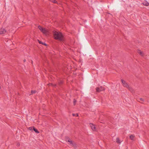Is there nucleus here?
<instances>
[{
  "label": "nucleus",
  "instance_id": "f257e3e1",
  "mask_svg": "<svg viewBox=\"0 0 149 149\" xmlns=\"http://www.w3.org/2000/svg\"><path fill=\"white\" fill-rule=\"evenodd\" d=\"M54 38L62 41L64 40V36L63 34L60 32L54 31L53 32Z\"/></svg>",
  "mask_w": 149,
  "mask_h": 149
},
{
  "label": "nucleus",
  "instance_id": "f03ea898",
  "mask_svg": "<svg viewBox=\"0 0 149 149\" xmlns=\"http://www.w3.org/2000/svg\"><path fill=\"white\" fill-rule=\"evenodd\" d=\"M96 89L97 92H100L101 91H104L105 89L104 88L101 86L100 88L97 87Z\"/></svg>",
  "mask_w": 149,
  "mask_h": 149
},
{
  "label": "nucleus",
  "instance_id": "7ed1b4c3",
  "mask_svg": "<svg viewBox=\"0 0 149 149\" xmlns=\"http://www.w3.org/2000/svg\"><path fill=\"white\" fill-rule=\"evenodd\" d=\"M121 81H122V84H123V86L124 87H125L127 88L128 87V86H129V85H128V84L127 82H126L123 79H121Z\"/></svg>",
  "mask_w": 149,
  "mask_h": 149
},
{
  "label": "nucleus",
  "instance_id": "20e7f679",
  "mask_svg": "<svg viewBox=\"0 0 149 149\" xmlns=\"http://www.w3.org/2000/svg\"><path fill=\"white\" fill-rule=\"evenodd\" d=\"M6 32V30L3 28H0V35L5 34Z\"/></svg>",
  "mask_w": 149,
  "mask_h": 149
},
{
  "label": "nucleus",
  "instance_id": "39448f33",
  "mask_svg": "<svg viewBox=\"0 0 149 149\" xmlns=\"http://www.w3.org/2000/svg\"><path fill=\"white\" fill-rule=\"evenodd\" d=\"M70 143L72 145V146L75 148H76L77 147V144L75 143V142L73 141H70Z\"/></svg>",
  "mask_w": 149,
  "mask_h": 149
},
{
  "label": "nucleus",
  "instance_id": "423d86ee",
  "mask_svg": "<svg viewBox=\"0 0 149 149\" xmlns=\"http://www.w3.org/2000/svg\"><path fill=\"white\" fill-rule=\"evenodd\" d=\"M44 34L47 35L48 34V31L47 30L44 28L42 31H41Z\"/></svg>",
  "mask_w": 149,
  "mask_h": 149
},
{
  "label": "nucleus",
  "instance_id": "0eeeda50",
  "mask_svg": "<svg viewBox=\"0 0 149 149\" xmlns=\"http://www.w3.org/2000/svg\"><path fill=\"white\" fill-rule=\"evenodd\" d=\"M90 124L92 130L94 131L96 129L95 126L93 123H91Z\"/></svg>",
  "mask_w": 149,
  "mask_h": 149
},
{
  "label": "nucleus",
  "instance_id": "6e6552de",
  "mask_svg": "<svg viewBox=\"0 0 149 149\" xmlns=\"http://www.w3.org/2000/svg\"><path fill=\"white\" fill-rule=\"evenodd\" d=\"M138 52L141 56H144V54L141 50H138Z\"/></svg>",
  "mask_w": 149,
  "mask_h": 149
},
{
  "label": "nucleus",
  "instance_id": "1a4fd4ad",
  "mask_svg": "<svg viewBox=\"0 0 149 149\" xmlns=\"http://www.w3.org/2000/svg\"><path fill=\"white\" fill-rule=\"evenodd\" d=\"M116 143L118 144H120L121 143V141H120L119 139L118 138H117L116 139Z\"/></svg>",
  "mask_w": 149,
  "mask_h": 149
},
{
  "label": "nucleus",
  "instance_id": "9d476101",
  "mask_svg": "<svg viewBox=\"0 0 149 149\" xmlns=\"http://www.w3.org/2000/svg\"><path fill=\"white\" fill-rule=\"evenodd\" d=\"M63 84V81L61 80H59L58 82V85L60 86H61Z\"/></svg>",
  "mask_w": 149,
  "mask_h": 149
},
{
  "label": "nucleus",
  "instance_id": "9b49d317",
  "mask_svg": "<svg viewBox=\"0 0 149 149\" xmlns=\"http://www.w3.org/2000/svg\"><path fill=\"white\" fill-rule=\"evenodd\" d=\"M49 86H52L53 87H55L57 85L56 84H54L53 83H49L47 85Z\"/></svg>",
  "mask_w": 149,
  "mask_h": 149
},
{
  "label": "nucleus",
  "instance_id": "f8f14e48",
  "mask_svg": "<svg viewBox=\"0 0 149 149\" xmlns=\"http://www.w3.org/2000/svg\"><path fill=\"white\" fill-rule=\"evenodd\" d=\"M127 88H128L129 90L130 91L132 92H133L134 91L133 89L131 87H130L129 86Z\"/></svg>",
  "mask_w": 149,
  "mask_h": 149
},
{
  "label": "nucleus",
  "instance_id": "ddd939ff",
  "mask_svg": "<svg viewBox=\"0 0 149 149\" xmlns=\"http://www.w3.org/2000/svg\"><path fill=\"white\" fill-rule=\"evenodd\" d=\"M142 4L145 6H147L149 5V3L147 1H146L144 2H143Z\"/></svg>",
  "mask_w": 149,
  "mask_h": 149
},
{
  "label": "nucleus",
  "instance_id": "4468645a",
  "mask_svg": "<svg viewBox=\"0 0 149 149\" xmlns=\"http://www.w3.org/2000/svg\"><path fill=\"white\" fill-rule=\"evenodd\" d=\"M65 139L66 141H68L69 142H70V141H71V140L70 139L69 137H65Z\"/></svg>",
  "mask_w": 149,
  "mask_h": 149
},
{
  "label": "nucleus",
  "instance_id": "2eb2a0df",
  "mask_svg": "<svg viewBox=\"0 0 149 149\" xmlns=\"http://www.w3.org/2000/svg\"><path fill=\"white\" fill-rule=\"evenodd\" d=\"M38 28L39 29L42 31L44 28H42V26L39 25L38 26Z\"/></svg>",
  "mask_w": 149,
  "mask_h": 149
},
{
  "label": "nucleus",
  "instance_id": "dca6fc26",
  "mask_svg": "<svg viewBox=\"0 0 149 149\" xmlns=\"http://www.w3.org/2000/svg\"><path fill=\"white\" fill-rule=\"evenodd\" d=\"M33 130L36 133H39V132L34 127H33Z\"/></svg>",
  "mask_w": 149,
  "mask_h": 149
},
{
  "label": "nucleus",
  "instance_id": "f3484780",
  "mask_svg": "<svg viewBox=\"0 0 149 149\" xmlns=\"http://www.w3.org/2000/svg\"><path fill=\"white\" fill-rule=\"evenodd\" d=\"M134 136L133 135H131L130 136V139L131 140H133L134 139Z\"/></svg>",
  "mask_w": 149,
  "mask_h": 149
},
{
  "label": "nucleus",
  "instance_id": "a211bd4d",
  "mask_svg": "<svg viewBox=\"0 0 149 149\" xmlns=\"http://www.w3.org/2000/svg\"><path fill=\"white\" fill-rule=\"evenodd\" d=\"M49 1L54 3H57V1L56 0H49Z\"/></svg>",
  "mask_w": 149,
  "mask_h": 149
},
{
  "label": "nucleus",
  "instance_id": "6ab92c4d",
  "mask_svg": "<svg viewBox=\"0 0 149 149\" xmlns=\"http://www.w3.org/2000/svg\"><path fill=\"white\" fill-rule=\"evenodd\" d=\"M37 92L36 91V90H31V94H30V95H32L33 94H35Z\"/></svg>",
  "mask_w": 149,
  "mask_h": 149
},
{
  "label": "nucleus",
  "instance_id": "aec40b11",
  "mask_svg": "<svg viewBox=\"0 0 149 149\" xmlns=\"http://www.w3.org/2000/svg\"><path fill=\"white\" fill-rule=\"evenodd\" d=\"M38 42H39V43L40 44H42V45H47L46 44V43H45L42 42L41 41H39V40H38Z\"/></svg>",
  "mask_w": 149,
  "mask_h": 149
},
{
  "label": "nucleus",
  "instance_id": "412c9836",
  "mask_svg": "<svg viewBox=\"0 0 149 149\" xmlns=\"http://www.w3.org/2000/svg\"><path fill=\"white\" fill-rule=\"evenodd\" d=\"M77 102V100L75 99H73V104L74 105H75L76 103Z\"/></svg>",
  "mask_w": 149,
  "mask_h": 149
},
{
  "label": "nucleus",
  "instance_id": "4be33fe9",
  "mask_svg": "<svg viewBox=\"0 0 149 149\" xmlns=\"http://www.w3.org/2000/svg\"><path fill=\"white\" fill-rule=\"evenodd\" d=\"M33 127H29V128H28L29 130L30 131L32 130H33Z\"/></svg>",
  "mask_w": 149,
  "mask_h": 149
},
{
  "label": "nucleus",
  "instance_id": "5701e85b",
  "mask_svg": "<svg viewBox=\"0 0 149 149\" xmlns=\"http://www.w3.org/2000/svg\"><path fill=\"white\" fill-rule=\"evenodd\" d=\"M139 100L141 101H144V99L142 98H140Z\"/></svg>",
  "mask_w": 149,
  "mask_h": 149
},
{
  "label": "nucleus",
  "instance_id": "b1692460",
  "mask_svg": "<svg viewBox=\"0 0 149 149\" xmlns=\"http://www.w3.org/2000/svg\"><path fill=\"white\" fill-rule=\"evenodd\" d=\"M20 145V143H17V146H19Z\"/></svg>",
  "mask_w": 149,
  "mask_h": 149
},
{
  "label": "nucleus",
  "instance_id": "393cba45",
  "mask_svg": "<svg viewBox=\"0 0 149 149\" xmlns=\"http://www.w3.org/2000/svg\"><path fill=\"white\" fill-rule=\"evenodd\" d=\"M75 116L77 117L78 116V113H76L75 114Z\"/></svg>",
  "mask_w": 149,
  "mask_h": 149
},
{
  "label": "nucleus",
  "instance_id": "a878e982",
  "mask_svg": "<svg viewBox=\"0 0 149 149\" xmlns=\"http://www.w3.org/2000/svg\"><path fill=\"white\" fill-rule=\"evenodd\" d=\"M72 115H73V116H75V114H74V113H73Z\"/></svg>",
  "mask_w": 149,
  "mask_h": 149
},
{
  "label": "nucleus",
  "instance_id": "bb28decb",
  "mask_svg": "<svg viewBox=\"0 0 149 149\" xmlns=\"http://www.w3.org/2000/svg\"><path fill=\"white\" fill-rule=\"evenodd\" d=\"M26 61V60L25 59H24V60H23V61L24 62H25Z\"/></svg>",
  "mask_w": 149,
  "mask_h": 149
},
{
  "label": "nucleus",
  "instance_id": "cd10ccee",
  "mask_svg": "<svg viewBox=\"0 0 149 149\" xmlns=\"http://www.w3.org/2000/svg\"><path fill=\"white\" fill-rule=\"evenodd\" d=\"M1 88V86H0V89Z\"/></svg>",
  "mask_w": 149,
  "mask_h": 149
}]
</instances>
